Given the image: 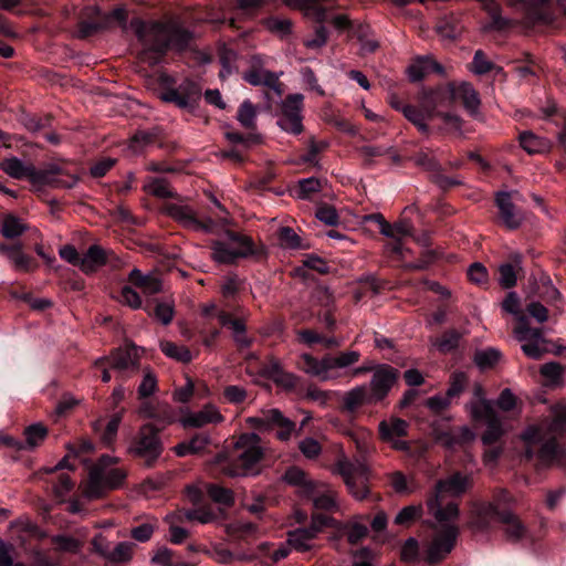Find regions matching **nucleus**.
I'll return each instance as SVG.
<instances>
[{
    "mask_svg": "<svg viewBox=\"0 0 566 566\" xmlns=\"http://www.w3.org/2000/svg\"><path fill=\"white\" fill-rule=\"evenodd\" d=\"M566 433V401L552 405L548 413L536 424L528 426L522 434L526 449L525 455L532 459L538 447L537 464L543 468L564 465L566 452L557 438Z\"/></svg>",
    "mask_w": 566,
    "mask_h": 566,
    "instance_id": "nucleus-1",
    "label": "nucleus"
},
{
    "mask_svg": "<svg viewBox=\"0 0 566 566\" xmlns=\"http://www.w3.org/2000/svg\"><path fill=\"white\" fill-rule=\"evenodd\" d=\"M137 34L143 44L140 60L149 65L158 64L168 49L184 50L191 33L175 24L140 23Z\"/></svg>",
    "mask_w": 566,
    "mask_h": 566,
    "instance_id": "nucleus-2",
    "label": "nucleus"
},
{
    "mask_svg": "<svg viewBox=\"0 0 566 566\" xmlns=\"http://www.w3.org/2000/svg\"><path fill=\"white\" fill-rule=\"evenodd\" d=\"M470 475H463L459 472L439 480L436 483L433 494L428 499L427 505L429 513L434 521L442 524L444 522H457L459 517V505L454 501L447 502L449 497H459L471 486Z\"/></svg>",
    "mask_w": 566,
    "mask_h": 566,
    "instance_id": "nucleus-3",
    "label": "nucleus"
},
{
    "mask_svg": "<svg viewBox=\"0 0 566 566\" xmlns=\"http://www.w3.org/2000/svg\"><path fill=\"white\" fill-rule=\"evenodd\" d=\"M264 455L261 438L255 433L241 434L233 446V453L222 465L229 476H245L258 472L256 465Z\"/></svg>",
    "mask_w": 566,
    "mask_h": 566,
    "instance_id": "nucleus-4",
    "label": "nucleus"
},
{
    "mask_svg": "<svg viewBox=\"0 0 566 566\" xmlns=\"http://www.w3.org/2000/svg\"><path fill=\"white\" fill-rule=\"evenodd\" d=\"M0 169L11 178H27L35 187L51 186L72 188L77 181V178L73 175H69L66 179L60 178L61 169L57 167L38 170L31 163L23 161L18 157L3 159L0 163Z\"/></svg>",
    "mask_w": 566,
    "mask_h": 566,
    "instance_id": "nucleus-5",
    "label": "nucleus"
},
{
    "mask_svg": "<svg viewBox=\"0 0 566 566\" xmlns=\"http://www.w3.org/2000/svg\"><path fill=\"white\" fill-rule=\"evenodd\" d=\"M359 357L360 355L356 350L343 352L335 357L326 355L321 359L304 353L300 357L298 368L310 377L327 381L339 377L338 370L356 364Z\"/></svg>",
    "mask_w": 566,
    "mask_h": 566,
    "instance_id": "nucleus-6",
    "label": "nucleus"
},
{
    "mask_svg": "<svg viewBox=\"0 0 566 566\" xmlns=\"http://www.w3.org/2000/svg\"><path fill=\"white\" fill-rule=\"evenodd\" d=\"M116 458L103 455L88 474V482L83 495L90 500L101 497L106 491L118 488L126 478L122 468L112 467Z\"/></svg>",
    "mask_w": 566,
    "mask_h": 566,
    "instance_id": "nucleus-7",
    "label": "nucleus"
},
{
    "mask_svg": "<svg viewBox=\"0 0 566 566\" xmlns=\"http://www.w3.org/2000/svg\"><path fill=\"white\" fill-rule=\"evenodd\" d=\"M434 531L432 539L424 549V559L429 564H436L444 559L453 549L459 535L455 522L440 524L436 521Z\"/></svg>",
    "mask_w": 566,
    "mask_h": 566,
    "instance_id": "nucleus-8",
    "label": "nucleus"
},
{
    "mask_svg": "<svg viewBox=\"0 0 566 566\" xmlns=\"http://www.w3.org/2000/svg\"><path fill=\"white\" fill-rule=\"evenodd\" d=\"M336 467L352 495L357 500L365 499L369 492L367 482L370 470L367 463L360 460L349 461L346 457H342Z\"/></svg>",
    "mask_w": 566,
    "mask_h": 566,
    "instance_id": "nucleus-9",
    "label": "nucleus"
},
{
    "mask_svg": "<svg viewBox=\"0 0 566 566\" xmlns=\"http://www.w3.org/2000/svg\"><path fill=\"white\" fill-rule=\"evenodd\" d=\"M211 249V256L217 263H232L253 252L252 242L248 237L231 231H226V241H213Z\"/></svg>",
    "mask_w": 566,
    "mask_h": 566,
    "instance_id": "nucleus-10",
    "label": "nucleus"
},
{
    "mask_svg": "<svg viewBox=\"0 0 566 566\" xmlns=\"http://www.w3.org/2000/svg\"><path fill=\"white\" fill-rule=\"evenodd\" d=\"M514 336L522 343L523 353L532 358L539 359L548 352L547 340L541 328H531L525 316H518V325L514 328Z\"/></svg>",
    "mask_w": 566,
    "mask_h": 566,
    "instance_id": "nucleus-11",
    "label": "nucleus"
},
{
    "mask_svg": "<svg viewBox=\"0 0 566 566\" xmlns=\"http://www.w3.org/2000/svg\"><path fill=\"white\" fill-rule=\"evenodd\" d=\"M166 211L174 220L187 229L206 233L217 232V223L208 217L199 218L190 206L170 203L167 206Z\"/></svg>",
    "mask_w": 566,
    "mask_h": 566,
    "instance_id": "nucleus-12",
    "label": "nucleus"
},
{
    "mask_svg": "<svg viewBox=\"0 0 566 566\" xmlns=\"http://www.w3.org/2000/svg\"><path fill=\"white\" fill-rule=\"evenodd\" d=\"M105 360L119 380H125L138 371L139 354L135 346L118 348L105 357Z\"/></svg>",
    "mask_w": 566,
    "mask_h": 566,
    "instance_id": "nucleus-13",
    "label": "nucleus"
},
{
    "mask_svg": "<svg viewBox=\"0 0 566 566\" xmlns=\"http://www.w3.org/2000/svg\"><path fill=\"white\" fill-rule=\"evenodd\" d=\"M303 99L302 94H291L282 102L277 124L283 130L294 135H298L303 132Z\"/></svg>",
    "mask_w": 566,
    "mask_h": 566,
    "instance_id": "nucleus-14",
    "label": "nucleus"
},
{
    "mask_svg": "<svg viewBox=\"0 0 566 566\" xmlns=\"http://www.w3.org/2000/svg\"><path fill=\"white\" fill-rule=\"evenodd\" d=\"M129 451L142 458L145 465L151 467L161 453V444L155 430L150 426H144Z\"/></svg>",
    "mask_w": 566,
    "mask_h": 566,
    "instance_id": "nucleus-15",
    "label": "nucleus"
},
{
    "mask_svg": "<svg viewBox=\"0 0 566 566\" xmlns=\"http://www.w3.org/2000/svg\"><path fill=\"white\" fill-rule=\"evenodd\" d=\"M479 516H497L504 524V534L510 542H518L526 535V528L520 518L511 511L499 512L493 503L482 504L478 510Z\"/></svg>",
    "mask_w": 566,
    "mask_h": 566,
    "instance_id": "nucleus-16",
    "label": "nucleus"
},
{
    "mask_svg": "<svg viewBox=\"0 0 566 566\" xmlns=\"http://www.w3.org/2000/svg\"><path fill=\"white\" fill-rule=\"evenodd\" d=\"M280 74L270 72L263 67L261 56H252L250 60V69L243 73V80L253 86L264 85L272 88L279 96L282 94L281 84L279 82Z\"/></svg>",
    "mask_w": 566,
    "mask_h": 566,
    "instance_id": "nucleus-17",
    "label": "nucleus"
},
{
    "mask_svg": "<svg viewBox=\"0 0 566 566\" xmlns=\"http://www.w3.org/2000/svg\"><path fill=\"white\" fill-rule=\"evenodd\" d=\"M398 379V370L389 365H381L375 369L369 384V399L374 402L386 398Z\"/></svg>",
    "mask_w": 566,
    "mask_h": 566,
    "instance_id": "nucleus-18",
    "label": "nucleus"
},
{
    "mask_svg": "<svg viewBox=\"0 0 566 566\" xmlns=\"http://www.w3.org/2000/svg\"><path fill=\"white\" fill-rule=\"evenodd\" d=\"M408 427V422L400 418L392 417L389 420H382L378 426L379 437L396 450H407L408 443L400 438L407 436Z\"/></svg>",
    "mask_w": 566,
    "mask_h": 566,
    "instance_id": "nucleus-19",
    "label": "nucleus"
},
{
    "mask_svg": "<svg viewBox=\"0 0 566 566\" xmlns=\"http://www.w3.org/2000/svg\"><path fill=\"white\" fill-rule=\"evenodd\" d=\"M94 548L107 563L124 565L132 559L134 545L127 542L118 543L111 548L102 536L93 541Z\"/></svg>",
    "mask_w": 566,
    "mask_h": 566,
    "instance_id": "nucleus-20",
    "label": "nucleus"
},
{
    "mask_svg": "<svg viewBox=\"0 0 566 566\" xmlns=\"http://www.w3.org/2000/svg\"><path fill=\"white\" fill-rule=\"evenodd\" d=\"M448 92L452 101H460L465 111L472 116L479 114L481 99L479 93L468 82L452 83L448 86Z\"/></svg>",
    "mask_w": 566,
    "mask_h": 566,
    "instance_id": "nucleus-21",
    "label": "nucleus"
},
{
    "mask_svg": "<svg viewBox=\"0 0 566 566\" xmlns=\"http://www.w3.org/2000/svg\"><path fill=\"white\" fill-rule=\"evenodd\" d=\"M223 420V416L216 406L206 405L201 410L184 417L181 424L185 428H200L209 423H220Z\"/></svg>",
    "mask_w": 566,
    "mask_h": 566,
    "instance_id": "nucleus-22",
    "label": "nucleus"
},
{
    "mask_svg": "<svg viewBox=\"0 0 566 566\" xmlns=\"http://www.w3.org/2000/svg\"><path fill=\"white\" fill-rule=\"evenodd\" d=\"M496 206L500 210V217L509 229H516L522 223V216L515 210L510 192H499L496 195Z\"/></svg>",
    "mask_w": 566,
    "mask_h": 566,
    "instance_id": "nucleus-23",
    "label": "nucleus"
},
{
    "mask_svg": "<svg viewBox=\"0 0 566 566\" xmlns=\"http://www.w3.org/2000/svg\"><path fill=\"white\" fill-rule=\"evenodd\" d=\"M304 495L312 499L315 509L332 510L336 506V492L323 483L315 482L314 489H310Z\"/></svg>",
    "mask_w": 566,
    "mask_h": 566,
    "instance_id": "nucleus-24",
    "label": "nucleus"
},
{
    "mask_svg": "<svg viewBox=\"0 0 566 566\" xmlns=\"http://www.w3.org/2000/svg\"><path fill=\"white\" fill-rule=\"evenodd\" d=\"M482 420L486 423V430L481 437L483 444L489 446L496 442L504 434L505 429L495 410L492 409L490 413L483 412L479 421Z\"/></svg>",
    "mask_w": 566,
    "mask_h": 566,
    "instance_id": "nucleus-25",
    "label": "nucleus"
},
{
    "mask_svg": "<svg viewBox=\"0 0 566 566\" xmlns=\"http://www.w3.org/2000/svg\"><path fill=\"white\" fill-rule=\"evenodd\" d=\"M405 117L411 122L422 134L429 133V127L427 125V120H430L433 117V107H429L423 105L421 108H416L415 106H403L401 108Z\"/></svg>",
    "mask_w": 566,
    "mask_h": 566,
    "instance_id": "nucleus-26",
    "label": "nucleus"
},
{
    "mask_svg": "<svg viewBox=\"0 0 566 566\" xmlns=\"http://www.w3.org/2000/svg\"><path fill=\"white\" fill-rule=\"evenodd\" d=\"M0 253L4 254L15 269L32 270V259L22 251L21 244L7 245L0 243Z\"/></svg>",
    "mask_w": 566,
    "mask_h": 566,
    "instance_id": "nucleus-27",
    "label": "nucleus"
},
{
    "mask_svg": "<svg viewBox=\"0 0 566 566\" xmlns=\"http://www.w3.org/2000/svg\"><path fill=\"white\" fill-rule=\"evenodd\" d=\"M355 443L359 458L357 460L366 462V457L374 451L371 446V432L365 428H355L346 432Z\"/></svg>",
    "mask_w": 566,
    "mask_h": 566,
    "instance_id": "nucleus-28",
    "label": "nucleus"
},
{
    "mask_svg": "<svg viewBox=\"0 0 566 566\" xmlns=\"http://www.w3.org/2000/svg\"><path fill=\"white\" fill-rule=\"evenodd\" d=\"M129 281L139 287L144 294L153 295L161 291V281L155 275H144L138 269L129 272Z\"/></svg>",
    "mask_w": 566,
    "mask_h": 566,
    "instance_id": "nucleus-29",
    "label": "nucleus"
},
{
    "mask_svg": "<svg viewBox=\"0 0 566 566\" xmlns=\"http://www.w3.org/2000/svg\"><path fill=\"white\" fill-rule=\"evenodd\" d=\"M106 261V251L98 245H92L81 258L80 269L85 273H92L103 266Z\"/></svg>",
    "mask_w": 566,
    "mask_h": 566,
    "instance_id": "nucleus-30",
    "label": "nucleus"
},
{
    "mask_svg": "<svg viewBox=\"0 0 566 566\" xmlns=\"http://www.w3.org/2000/svg\"><path fill=\"white\" fill-rule=\"evenodd\" d=\"M473 396L475 400L469 402L467 405V409L473 420H480L483 412L490 413L494 408L492 402L485 399L484 390L481 384L475 382L473 385Z\"/></svg>",
    "mask_w": 566,
    "mask_h": 566,
    "instance_id": "nucleus-31",
    "label": "nucleus"
},
{
    "mask_svg": "<svg viewBox=\"0 0 566 566\" xmlns=\"http://www.w3.org/2000/svg\"><path fill=\"white\" fill-rule=\"evenodd\" d=\"M210 444V437L206 433H197L189 441L177 444L174 449L177 455L199 454Z\"/></svg>",
    "mask_w": 566,
    "mask_h": 566,
    "instance_id": "nucleus-32",
    "label": "nucleus"
},
{
    "mask_svg": "<svg viewBox=\"0 0 566 566\" xmlns=\"http://www.w3.org/2000/svg\"><path fill=\"white\" fill-rule=\"evenodd\" d=\"M539 374L545 387L557 388L564 384V368L559 363L551 361L541 366Z\"/></svg>",
    "mask_w": 566,
    "mask_h": 566,
    "instance_id": "nucleus-33",
    "label": "nucleus"
},
{
    "mask_svg": "<svg viewBox=\"0 0 566 566\" xmlns=\"http://www.w3.org/2000/svg\"><path fill=\"white\" fill-rule=\"evenodd\" d=\"M520 144L531 155L544 154L551 149V142L547 138L536 136L531 132H524L520 135Z\"/></svg>",
    "mask_w": 566,
    "mask_h": 566,
    "instance_id": "nucleus-34",
    "label": "nucleus"
},
{
    "mask_svg": "<svg viewBox=\"0 0 566 566\" xmlns=\"http://www.w3.org/2000/svg\"><path fill=\"white\" fill-rule=\"evenodd\" d=\"M143 189L151 196L157 198H172L175 195L169 186L167 179L161 177H147L144 180Z\"/></svg>",
    "mask_w": 566,
    "mask_h": 566,
    "instance_id": "nucleus-35",
    "label": "nucleus"
},
{
    "mask_svg": "<svg viewBox=\"0 0 566 566\" xmlns=\"http://www.w3.org/2000/svg\"><path fill=\"white\" fill-rule=\"evenodd\" d=\"M364 403H375L374 400L369 399V392L365 386H357L344 396V407L350 412Z\"/></svg>",
    "mask_w": 566,
    "mask_h": 566,
    "instance_id": "nucleus-36",
    "label": "nucleus"
},
{
    "mask_svg": "<svg viewBox=\"0 0 566 566\" xmlns=\"http://www.w3.org/2000/svg\"><path fill=\"white\" fill-rule=\"evenodd\" d=\"M200 97L198 90H193L187 94L180 90H169L163 94V99L166 102L175 103L180 108H191L195 102Z\"/></svg>",
    "mask_w": 566,
    "mask_h": 566,
    "instance_id": "nucleus-37",
    "label": "nucleus"
},
{
    "mask_svg": "<svg viewBox=\"0 0 566 566\" xmlns=\"http://www.w3.org/2000/svg\"><path fill=\"white\" fill-rule=\"evenodd\" d=\"M159 347L167 357L177 361L187 364L192 359V355L186 346L177 345L169 340H163L160 342Z\"/></svg>",
    "mask_w": 566,
    "mask_h": 566,
    "instance_id": "nucleus-38",
    "label": "nucleus"
},
{
    "mask_svg": "<svg viewBox=\"0 0 566 566\" xmlns=\"http://www.w3.org/2000/svg\"><path fill=\"white\" fill-rule=\"evenodd\" d=\"M28 230L25 223L13 214H8L3 218L0 233L7 239H14L20 237Z\"/></svg>",
    "mask_w": 566,
    "mask_h": 566,
    "instance_id": "nucleus-39",
    "label": "nucleus"
},
{
    "mask_svg": "<svg viewBox=\"0 0 566 566\" xmlns=\"http://www.w3.org/2000/svg\"><path fill=\"white\" fill-rule=\"evenodd\" d=\"M284 480L291 485L300 486L303 494L315 486V482L307 480L305 472L296 467L290 468L285 472Z\"/></svg>",
    "mask_w": 566,
    "mask_h": 566,
    "instance_id": "nucleus-40",
    "label": "nucleus"
},
{
    "mask_svg": "<svg viewBox=\"0 0 566 566\" xmlns=\"http://www.w3.org/2000/svg\"><path fill=\"white\" fill-rule=\"evenodd\" d=\"M551 1L552 0H509L510 4H521L527 13L534 15L535 20L544 22L551 21L549 17L547 14L537 13V10L546 7Z\"/></svg>",
    "mask_w": 566,
    "mask_h": 566,
    "instance_id": "nucleus-41",
    "label": "nucleus"
},
{
    "mask_svg": "<svg viewBox=\"0 0 566 566\" xmlns=\"http://www.w3.org/2000/svg\"><path fill=\"white\" fill-rule=\"evenodd\" d=\"M315 537L306 528H297L289 533V544L298 552H306L312 548V539Z\"/></svg>",
    "mask_w": 566,
    "mask_h": 566,
    "instance_id": "nucleus-42",
    "label": "nucleus"
},
{
    "mask_svg": "<svg viewBox=\"0 0 566 566\" xmlns=\"http://www.w3.org/2000/svg\"><path fill=\"white\" fill-rule=\"evenodd\" d=\"M272 420H274V427H277L276 437L281 441H287L293 432L295 431V423L289 418L284 417V415L279 410L273 412Z\"/></svg>",
    "mask_w": 566,
    "mask_h": 566,
    "instance_id": "nucleus-43",
    "label": "nucleus"
},
{
    "mask_svg": "<svg viewBox=\"0 0 566 566\" xmlns=\"http://www.w3.org/2000/svg\"><path fill=\"white\" fill-rule=\"evenodd\" d=\"M25 447L34 449L40 446L48 436V429L42 423H34L24 430Z\"/></svg>",
    "mask_w": 566,
    "mask_h": 566,
    "instance_id": "nucleus-44",
    "label": "nucleus"
},
{
    "mask_svg": "<svg viewBox=\"0 0 566 566\" xmlns=\"http://www.w3.org/2000/svg\"><path fill=\"white\" fill-rule=\"evenodd\" d=\"M520 265V258L516 256L515 265L503 263L499 266V283L504 289H511L516 284V268Z\"/></svg>",
    "mask_w": 566,
    "mask_h": 566,
    "instance_id": "nucleus-45",
    "label": "nucleus"
},
{
    "mask_svg": "<svg viewBox=\"0 0 566 566\" xmlns=\"http://www.w3.org/2000/svg\"><path fill=\"white\" fill-rule=\"evenodd\" d=\"M275 411H279V409L273 408L263 410L260 416L249 417L245 421L251 428L260 431H269L274 428V420H272V415Z\"/></svg>",
    "mask_w": 566,
    "mask_h": 566,
    "instance_id": "nucleus-46",
    "label": "nucleus"
},
{
    "mask_svg": "<svg viewBox=\"0 0 566 566\" xmlns=\"http://www.w3.org/2000/svg\"><path fill=\"white\" fill-rule=\"evenodd\" d=\"M216 515L212 511L208 509H195V510H188L185 512H181L178 514V520L180 522L186 521H196L200 524H208L212 521H214Z\"/></svg>",
    "mask_w": 566,
    "mask_h": 566,
    "instance_id": "nucleus-47",
    "label": "nucleus"
},
{
    "mask_svg": "<svg viewBox=\"0 0 566 566\" xmlns=\"http://www.w3.org/2000/svg\"><path fill=\"white\" fill-rule=\"evenodd\" d=\"M154 315L156 319L159 321L163 325L170 324L175 316L174 301H157Z\"/></svg>",
    "mask_w": 566,
    "mask_h": 566,
    "instance_id": "nucleus-48",
    "label": "nucleus"
},
{
    "mask_svg": "<svg viewBox=\"0 0 566 566\" xmlns=\"http://www.w3.org/2000/svg\"><path fill=\"white\" fill-rule=\"evenodd\" d=\"M501 358V353L495 348H488L476 352L474 355V363L481 369L493 367Z\"/></svg>",
    "mask_w": 566,
    "mask_h": 566,
    "instance_id": "nucleus-49",
    "label": "nucleus"
},
{
    "mask_svg": "<svg viewBox=\"0 0 566 566\" xmlns=\"http://www.w3.org/2000/svg\"><path fill=\"white\" fill-rule=\"evenodd\" d=\"M209 496L219 504L230 506L233 504L234 496L230 489L222 488L217 484H210L207 489Z\"/></svg>",
    "mask_w": 566,
    "mask_h": 566,
    "instance_id": "nucleus-50",
    "label": "nucleus"
},
{
    "mask_svg": "<svg viewBox=\"0 0 566 566\" xmlns=\"http://www.w3.org/2000/svg\"><path fill=\"white\" fill-rule=\"evenodd\" d=\"M157 390V377L150 369L144 370V376L140 385L138 386L139 398H147L154 395Z\"/></svg>",
    "mask_w": 566,
    "mask_h": 566,
    "instance_id": "nucleus-51",
    "label": "nucleus"
},
{
    "mask_svg": "<svg viewBox=\"0 0 566 566\" xmlns=\"http://www.w3.org/2000/svg\"><path fill=\"white\" fill-rule=\"evenodd\" d=\"M468 385V377L463 371H455L450 377V386L447 390L448 398L459 397Z\"/></svg>",
    "mask_w": 566,
    "mask_h": 566,
    "instance_id": "nucleus-52",
    "label": "nucleus"
},
{
    "mask_svg": "<svg viewBox=\"0 0 566 566\" xmlns=\"http://www.w3.org/2000/svg\"><path fill=\"white\" fill-rule=\"evenodd\" d=\"M256 117V111L255 107L252 105L250 101H244L237 115V119L240 122V124L245 128H253L254 122Z\"/></svg>",
    "mask_w": 566,
    "mask_h": 566,
    "instance_id": "nucleus-53",
    "label": "nucleus"
},
{
    "mask_svg": "<svg viewBox=\"0 0 566 566\" xmlns=\"http://www.w3.org/2000/svg\"><path fill=\"white\" fill-rule=\"evenodd\" d=\"M166 521L169 523V541L174 544H181L189 535V532L177 525V522H180L178 520V514L168 515L166 517Z\"/></svg>",
    "mask_w": 566,
    "mask_h": 566,
    "instance_id": "nucleus-54",
    "label": "nucleus"
},
{
    "mask_svg": "<svg viewBox=\"0 0 566 566\" xmlns=\"http://www.w3.org/2000/svg\"><path fill=\"white\" fill-rule=\"evenodd\" d=\"M122 417L123 410L113 415L112 418L108 420L106 428L101 436L105 444H112L114 442L122 421Z\"/></svg>",
    "mask_w": 566,
    "mask_h": 566,
    "instance_id": "nucleus-55",
    "label": "nucleus"
},
{
    "mask_svg": "<svg viewBox=\"0 0 566 566\" xmlns=\"http://www.w3.org/2000/svg\"><path fill=\"white\" fill-rule=\"evenodd\" d=\"M321 190V181L314 177L300 180L296 197L298 199H308L314 192Z\"/></svg>",
    "mask_w": 566,
    "mask_h": 566,
    "instance_id": "nucleus-56",
    "label": "nucleus"
},
{
    "mask_svg": "<svg viewBox=\"0 0 566 566\" xmlns=\"http://www.w3.org/2000/svg\"><path fill=\"white\" fill-rule=\"evenodd\" d=\"M461 338V334L457 331L447 332L437 343L436 346L442 353L451 352L457 348Z\"/></svg>",
    "mask_w": 566,
    "mask_h": 566,
    "instance_id": "nucleus-57",
    "label": "nucleus"
},
{
    "mask_svg": "<svg viewBox=\"0 0 566 566\" xmlns=\"http://www.w3.org/2000/svg\"><path fill=\"white\" fill-rule=\"evenodd\" d=\"M232 335L237 345L241 348H247L251 345L250 338L247 336L245 325L242 321L237 319L231 322L230 326Z\"/></svg>",
    "mask_w": 566,
    "mask_h": 566,
    "instance_id": "nucleus-58",
    "label": "nucleus"
},
{
    "mask_svg": "<svg viewBox=\"0 0 566 566\" xmlns=\"http://www.w3.org/2000/svg\"><path fill=\"white\" fill-rule=\"evenodd\" d=\"M298 449L307 459H316L322 452L319 442L314 438H305L301 440L298 443Z\"/></svg>",
    "mask_w": 566,
    "mask_h": 566,
    "instance_id": "nucleus-59",
    "label": "nucleus"
},
{
    "mask_svg": "<svg viewBox=\"0 0 566 566\" xmlns=\"http://www.w3.org/2000/svg\"><path fill=\"white\" fill-rule=\"evenodd\" d=\"M370 30L368 27H360L358 29V40L360 42V51L363 54L371 53L377 50L378 42L369 36Z\"/></svg>",
    "mask_w": 566,
    "mask_h": 566,
    "instance_id": "nucleus-60",
    "label": "nucleus"
},
{
    "mask_svg": "<svg viewBox=\"0 0 566 566\" xmlns=\"http://www.w3.org/2000/svg\"><path fill=\"white\" fill-rule=\"evenodd\" d=\"M422 513V507L420 505H409L399 511V513L395 517V523L399 525H405L413 521L416 517L420 516Z\"/></svg>",
    "mask_w": 566,
    "mask_h": 566,
    "instance_id": "nucleus-61",
    "label": "nucleus"
},
{
    "mask_svg": "<svg viewBox=\"0 0 566 566\" xmlns=\"http://www.w3.org/2000/svg\"><path fill=\"white\" fill-rule=\"evenodd\" d=\"M74 483L72 482L69 474L62 473L59 475L57 482L53 485V492L56 497L63 501L64 497L71 492Z\"/></svg>",
    "mask_w": 566,
    "mask_h": 566,
    "instance_id": "nucleus-62",
    "label": "nucleus"
},
{
    "mask_svg": "<svg viewBox=\"0 0 566 566\" xmlns=\"http://www.w3.org/2000/svg\"><path fill=\"white\" fill-rule=\"evenodd\" d=\"M327 42V31L324 27L316 28L313 36L304 40V45L311 50H319Z\"/></svg>",
    "mask_w": 566,
    "mask_h": 566,
    "instance_id": "nucleus-63",
    "label": "nucleus"
},
{
    "mask_svg": "<svg viewBox=\"0 0 566 566\" xmlns=\"http://www.w3.org/2000/svg\"><path fill=\"white\" fill-rule=\"evenodd\" d=\"M333 522L334 520L326 514H314L312 516L311 525L306 531L316 537L323 528L332 525Z\"/></svg>",
    "mask_w": 566,
    "mask_h": 566,
    "instance_id": "nucleus-64",
    "label": "nucleus"
}]
</instances>
